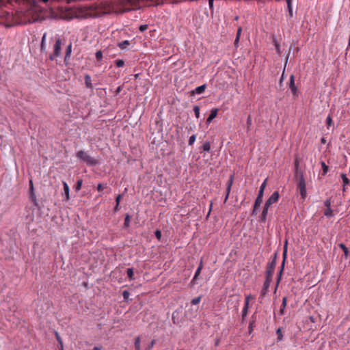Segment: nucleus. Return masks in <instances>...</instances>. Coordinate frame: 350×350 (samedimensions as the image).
Masks as SVG:
<instances>
[{
  "instance_id": "f257e3e1",
  "label": "nucleus",
  "mask_w": 350,
  "mask_h": 350,
  "mask_svg": "<svg viewBox=\"0 0 350 350\" xmlns=\"http://www.w3.org/2000/svg\"><path fill=\"white\" fill-rule=\"evenodd\" d=\"M56 0H0V25L7 28L33 23L42 12L38 2Z\"/></svg>"
},
{
  "instance_id": "f03ea898",
  "label": "nucleus",
  "mask_w": 350,
  "mask_h": 350,
  "mask_svg": "<svg viewBox=\"0 0 350 350\" xmlns=\"http://www.w3.org/2000/svg\"><path fill=\"white\" fill-rule=\"evenodd\" d=\"M295 176L297 181V187L299 189L301 198L305 199L306 196V182L303 172L298 170V164L297 162L295 163Z\"/></svg>"
},
{
  "instance_id": "7ed1b4c3",
  "label": "nucleus",
  "mask_w": 350,
  "mask_h": 350,
  "mask_svg": "<svg viewBox=\"0 0 350 350\" xmlns=\"http://www.w3.org/2000/svg\"><path fill=\"white\" fill-rule=\"evenodd\" d=\"M77 157L81 161L85 163L88 165L95 166L98 164V161L91 157L88 152L83 150H79L76 154Z\"/></svg>"
},
{
  "instance_id": "20e7f679",
  "label": "nucleus",
  "mask_w": 350,
  "mask_h": 350,
  "mask_svg": "<svg viewBox=\"0 0 350 350\" xmlns=\"http://www.w3.org/2000/svg\"><path fill=\"white\" fill-rule=\"evenodd\" d=\"M85 10V14L84 16L85 18H95V17H99L105 12H101L100 10L98 8V5H92L88 7L84 8Z\"/></svg>"
},
{
  "instance_id": "39448f33",
  "label": "nucleus",
  "mask_w": 350,
  "mask_h": 350,
  "mask_svg": "<svg viewBox=\"0 0 350 350\" xmlns=\"http://www.w3.org/2000/svg\"><path fill=\"white\" fill-rule=\"evenodd\" d=\"M266 184H267V180H265L260 187L258 196L254 202V209L252 211V215H257L258 208H259V206H260V204L262 202L263 192H264V189L266 187Z\"/></svg>"
},
{
  "instance_id": "423d86ee",
  "label": "nucleus",
  "mask_w": 350,
  "mask_h": 350,
  "mask_svg": "<svg viewBox=\"0 0 350 350\" xmlns=\"http://www.w3.org/2000/svg\"><path fill=\"white\" fill-rule=\"evenodd\" d=\"M61 45L62 40L59 38L56 40V42L53 46V51L49 55V59L51 60H55L58 56H59L61 53Z\"/></svg>"
},
{
  "instance_id": "0eeeda50",
  "label": "nucleus",
  "mask_w": 350,
  "mask_h": 350,
  "mask_svg": "<svg viewBox=\"0 0 350 350\" xmlns=\"http://www.w3.org/2000/svg\"><path fill=\"white\" fill-rule=\"evenodd\" d=\"M279 197V193L278 191H274L269 198V199L266 201L265 205H266V206H270L271 204L275 203L278 200Z\"/></svg>"
},
{
  "instance_id": "6e6552de",
  "label": "nucleus",
  "mask_w": 350,
  "mask_h": 350,
  "mask_svg": "<svg viewBox=\"0 0 350 350\" xmlns=\"http://www.w3.org/2000/svg\"><path fill=\"white\" fill-rule=\"evenodd\" d=\"M253 299L252 296L251 295H247L245 297V306L243 308V310H242V320L243 321L245 320L246 316H247V311H248V308H249V302H250V300Z\"/></svg>"
},
{
  "instance_id": "1a4fd4ad",
  "label": "nucleus",
  "mask_w": 350,
  "mask_h": 350,
  "mask_svg": "<svg viewBox=\"0 0 350 350\" xmlns=\"http://www.w3.org/2000/svg\"><path fill=\"white\" fill-rule=\"evenodd\" d=\"M271 282V280H265V281L263 284V288H262L260 295V299H263L265 297L267 293L268 292Z\"/></svg>"
},
{
  "instance_id": "9d476101",
  "label": "nucleus",
  "mask_w": 350,
  "mask_h": 350,
  "mask_svg": "<svg viewBox=\"0 0 350 350\" xmlns=\"http://www.w3.org/2000/svg\"><path fill=\"white\" fill-rule=\"evenodd\" d=\"M233 178H234V175L232 174L230 176L229 180L227 182L226 195L225 200H224L225 202L227 201V200L228 198L229 193H230V189H231V187L233 183Z\"/></svg>"
},
{
  "instance_id": "9b49d317",
  "label": "nucleus",
  "mask_w": 350,
  "mask_h": 350,
  "mask_svg": "<svg viewBox=\"0 0 350 350\" xmlns=\"http://www.w3.org/2000/svg\"><path fill=\"white\" fill-rule=\"evenodd\" d=\"M289 88L291 90L293 95L297 94V88L295 85V77L293 75L290 77L289 79Z\"/></svg>"
},
{
  "instance_id": "f8f14e48",
  "label": "nucleus",
  "mask_w": 350,
  "mask_h": 350,
  "mask_svg": "<svg viewBox=\"0 0 350 350\" xmlns=\"http://www.w3.org/2000/svg\"><path fill=\"white\" fill-rule=\"evenodd\" d=\"M202 267H203V265H202V261L201 260L200 262V265L198 266V267L197 268L196 271V273H195V275H194V277L191 281V283L193 284H196V280L199 276V275L200 274V272H201V270L202 269Z\"/></svg>"
},
{
  "instance_id": "ddd939ff",
  "label": "nucleus",
  "mask_w": 350,
  "mask_h": 350,
  "mask_svg": "<svg viewBox=\"0 0 350 350\" xmlns=\"http://www.w3.org/2000/svg\"><path fill=\"white\" fill-rule=\"evenodd\" d=\"M217 113H218V109L217 108L213 109L211 111V113L209 114V116L206 120L207 124H210L213 121V120L217 116Z\"/></svg>"
},
{
  "instance_id": "4468645a",
  "label": "nucleus",
  "mask_w": 350,
  "mask_h": 350,
  "mask_svg": "<svg viewBox=\"0 0 350 350\" xmlns=\"http://www.w3.org/2000/svg\"><path fill=\"white\" fill-rule=\"evenodd\" d=\"M206 88V85L203 84L200 86L197 87L194 90H193L191 92V94H201L202 93H203L204 92Z\"/></svg>"
},
{
  "instance_id": "2eb2a0df",
  "label": "nucleus",
  "mask_w": 350,
  "mask_h": 350,
  "mask_svg": "<svg viewBox=\"0 0 350 350\" xmlns=\"http://www.w3.org/2000/svg\"><path fill=\"white\" fill-rule=\"evenodd\" d=\"M278 258V252H275L272 256V259L270 262H268L267 266L270 268H275L276 261Z\"/></svg>"
},
{
  "instance_id": "dca6fc26",
  "label": "nucleus",
  "mask_w": 350,
  "mask_h": 350,
  "mask_svg": "<svg viewBox=\"0 0 350 350\" xmlns=\"http://www.w3.org/2000/svg\"><path fill=\"white\" fill-rule=\"evenodd\" d=\"M275 269L270 268L269 267L267 266V270H266V279L268 280L272 281V277L274 273Z\"/></svg>"
},
{
  "instance_id": "f3484780",
  "label": "nucleus",
  "mask_w": 350,
  "mask_h": 350,
  "mask_svg": "<svg viewBox=\"0 0 350 350\" xmlns=\"http://www.w3.org/2000/svg\"><path fill=\"white\" fill-rule=\"evenodd\" d=\"M285 261H286V260H284V258H283V260H282V265L280 266V269L279 273L278 274L276 287L278 286V284H279V282H280V281L281 280V276H282L283 270L284 269Z\"/></svg>"
},
{
  "instance_id": "a211bd4d",
  "label": "nucleus",
  "mask_w": 350,
  "mask_h": 350,
  "mask_svg": "<svg viewBox=\"0 0 350 350\" xmlns=\"http://www.w3.org/2000/svg\"><path fill=\"white\" fill-rule=\"evenodd\" d=\"M63 186H64V191L66 196V200H68L70 199L69 196V186L66 182H63Z\"/></svg>"
},
{
  "instance_id": "6ab92c4d",
  "label": "nucleus",
  "mask_w": 350,
  "mask_h": 350,
  "mask_svg": "<svg viewBox=\"0 0 350 350\" xmlns=\"http://www.w3.org/2000/svg\"><path fill=\"white\" fill-rule=\"evenodd\" d=\"M287 304V298L286 297H284L282 298V303L281 306V308L280 310V314L283 315L284 314V308L286 306Z\"/></svg>"
},
{
  "instance_id": "aec40b11",
  "label": "nucleus",
  "mask_w": 350,
  "mask_h": 350,
  "mask_svg": "<svg viewBox=\"0 0 350 350\" xmlns=\"http://www.w3.org/2000/svg\"><path fill=\"white\" fill-rule=\"evenodd\" d=\"M85 83L88 88L92 89V80L90 75H85Z\"/></svg>"
},
{
  "instance_id": "412c9836",
  "label": "nucleus",
  "mask_w": 350,
  "mask_h": 350,
  "mask_svg": "<svg viewBox=\"0 0 350 350\" xmlns=\"http://www.w3.org/2000/svg\"><path fill=\"white\" fill-rule=\"evenodd\" d=\"M339 247L341 248L344 252L345 258H347L349 256V251L348 248L344 243H340L338 245Z\"/></svg>"
},
{
  "instance_id": "4be33fe9",
  "label": "nucleus",
  "mask_w": 350,
  "mask_h": 350,
  "mask_svg": "<svg viewBox=\"0 0 350 350\" xmlns=\"http://www.w3.org/2000/svg\"><path fill=\"white\" fill-rule=\"evenodd\" d=\"M287 3V8L288 11V16L290 18L293 17V8H292V1H286Z\"/></svg>"
},
{
  "instance_id": "5701e85b",
  "label": "nucleus",
  "mask_w": 350,
  "mask_h": 350,
  "mask_svg": "<svg viewBox=\"0 0 350 350\" xmlns=\"http://www.w3.org/2000/svg\"><path fill=\"white\" fill-rule=\"evenodd\" d=\"M287 250H288V241L286 240L284 242V244L283 254H282V257L284 258V260L286 259Z\"/></svg>"
},
{
  "instance_id": "b1692460",
  "label": "nucleus",
  "mask_w": 350,
  "mask_h": 350,
  "mask_svg": "<svg viewBox=\"0 0 350 350\" xmlns=\"http://www.w3.org/2000/svg\"><path fill=\"white\" fill-rule=\"evenodd\" d=\"M324 215L327 217H332L334 216L333 211L331 208H327L324 211Z\"/></svg>"
},
{
  "instance_id": "393cba45",
  "label": "nucleus",
  "mask_w": 350,
  "mask_h": 350,
  "mask_svg": "<svg viewBox=\"0 0 350 350\" xmlns=\"http://www.w3.org/2000/svg\"><path fill=\"white\" fill-rule=\"evenodd\" d=\"M129 40H124L123 42H121L120 43H118V46L121 49H125L128 45H129Z\"/></svg>"
},
{
  "instance_id": "a878e982",
  "label": "nucleus",
  "mask_w": 350,
  "mask_h": 350,
  "mask_svg": "<svg viewBox=\"0 0 350 350\" xmlns=\"http://www.w3.org/2000/svg\"><path fill=\"white\" fill-rule=\"evenodd\" d=\"M135 350H140V337L137 336L135 340Z\"/></svg>"
},
{
  "instance_id": "bb28decb",
  "label": "nucleus",
  "mask_w": 350,
  "mask_h": 350,
  "mask_svg": "<svg viewBox=\"0 0 350 350\" xmlns=\"http://www.w3.org/2000/svg\"><path fill=\"white\" fill-rule=\"evenodd\" d=\"M126 273H127V276L128 278L132 280L134 279L133 278V275H134V273H133V268H129L127 269L126 270Z\"/></svg>"
},
{
  "instance_id": "cd10ccee",
  "label": "nucleus",
  "mask_w": 350,
  "mask_h": 350,
  "mask_svg": "<svg viewBox=\"0 0 350 350\" xmlns=\"http://www.w3.org/2000/svg\"><path fill=\"white\" fill-rule=\"evenodd\" d=\"M321 167L323 170V175H325L328 172V166L325 164L324 161L321 162Z\"/></svg>"
},
{
  "instance_id": "c85d7f7f",
  "label": "nucleus",
  "mask_w": 350,
  "mask_h": 350,
  "mask_svg": "<svg viewBox=\"0 0 350 350\" xmlns=\"http://www.w3.org/2000/svg\"><path fill=\"white\" fill-rule=\"evenodd\" d=\"M202 149L204 151L208 152L211 149V145L208 142H206L202 145Z\"/></svg>"
},
{
  "instance_id": "c756f323",
  "label": "nucleus",
  "mask_w": 350,
  "mask_h": 350,
  "mask_svg": "<svg viewBox=\"0 0 350 350\" xmlns=\"http://www.w3.org/2000/svg\"><path fill=\"white\" fill-rule=\"evenodd\" d=\"M83 180L81 179H79L77 180V184L75 187V191H78L81 189Z\"/></svg>"
},
{
  "instance_id": "7c9ffc66",
  "label": "nucleus",
  "mask_w": 350,
  "mask_h": 350,
  "mask_svg": "<svg viewBox=\"0 0 350 350\" xmlns=\"http://www.w3.org/2000/svg\"><path fill=\"white\" fill-rule=\"evenodd\" d=\"M130 219H131V217L129 214H126L125 215V219H124V225L125 227H129V225H130Z\"/></svg>"
},
{
  "instance_id": "2f4dec72",
  "label": "nucleus",
  "mask_w": 350,
  "mask_h": 350,
  "mask_svg": "<svg viewBox=\"0 0 350 350\" xmlns=\"http://www.w3.org/2000/svg\"><path fill=\"white\" fill-rule=\"evenodd\" d=\"M341 178L342 179L343 185H347L349 184V180L347 177L346 174H341Z\"/></svg>"
},
{
  "instance_id": "473e14b6",
  "label": "nucleus",
  "mask_w": 350,
  "mask_h": 350,
  "mask_svg": "<svg viewBox=\"0 0 350 350\" xmlns=\"http://www.w3.org/2000/svg\"><path fill=\"white\" fill-rule=\"evenodd\" d=\"M246 124H247V131H249L250 129V126H252V118L250 116H248V117L247 118Z\"/></svg>"
},
{
  "instance_id": "72a5a7b5",
  "label": "nucleus",
  "mask_w": 350,
  "mask_h": 350,
  "mask_svg": "<svg viewBox=\"0 0 350 350\" xmlns=\"http://www.w3.org/2000/svg\"><path fill=\"white\" fill-rule=\"evenodd\" d=\"M193 111H194V113H195V116L197 118H200V107L198 106H197V105L194 106Z\"/></svg>"
},
{
  "instance_id": "f704fd0d",
  "label": "nucleus",
  "mask_w": 350,
  "mask_h": 350,
  "mask_svg": "<svg viewBox=\"0 0 350 350\" xmlns=\"http://www.w3.org/2000/svg\"><path fill=\"white\" fill-rule=\"evenodd\" d=\"M196 135H192L189 137V139L188 144H189V146H192V145L194 144V142H195V141H196Z\"/></svg>"
},
{
  "instance_id": "c9c22d12",
  "label": "nucleus",
  "mask_w": 350,
  "mask_h": 350,
  "mask_svg": "<svg viewBox=\"0 0 350 350\" xmlns=\"http://www.w3.org/2000/svg\"><path fill=\"white\" fill-rule=\"evenodd\" d=\"M71 51H72V44L70 43L68 46H67V49H66V58L69 57L71 54Z\"/></svg>"
},
{
  "instance_id": "e433bc0d",
  "label": "nucleus",
  "mask_w": 350,
  "mask_h": 350,
  "mask_svg": "<svg viewBox=\"0 0 350 350\" xmlns=\"http://www.w3.org/2000/svg\"><path fill=\"white\" fill-rule=\"evenodd\" d=\"M29 195H30V198L32 200V201L34 202L35 204L37 205L36 198V195L34 193L33 190H32V191H29Z\"/></svg>"
},
{
  "instance_id": "4c0bfd02",
  "label": "nucleus",
  "mask_w": 350,
  "mask_h": 350,
  "mask_svg": "<svg viewBox=\"0 0 350 350\" xmlns=\"http://www.w3.org/2000/svg\"><path fill=\"white\" fill-rule=\"evenodd\" d=\"M96 58L98 61H100L103 58V53L101 51H98L96 53Z\"/></svg>"
},
{
  "instance_id": "58836bf2",
  "label": "nucleus",
  "mask_w": 350,
  "mask_h": 350,
  "mask_svg": "<svg viewBox=\"0 0 350 350\" xmlns=\"http://www.w3.org/2000/svg\"><path fill=\"white\" fill-rule=\"evenodd\" d=\"M124 65V62L122 59L116 60V66L117 67H122Z\"/></svg>"
},
{
  "instance_id": "ea45409f",
  "label": "nucleus",
  "mask_w": 350,
  "mask_h": 350,
  "mask_svg": "<svg viewBox=\"0 0 350 350\" xmlns=\"http://www.w3.org/2000/svg\"><path fill=\"white\" fill-rule=\"evenodd\" d=\"M130 295V293L128 291H124L122 293V296L125 301H127Z\"/></svg>"
},
{
  "instance_id": "a19ab883",
  "label": "nucleus",
  "mask_w": 350,
  "mask_h": 350,
  "mask_svg": "<svg viewBox=\"0 0 350 350\" xmlns=\"http://www.w3.org/2000/svg\"><path fill=\"white\" fill-rule=\"evenodd\" d=\"M200 299H201V297H196L191 300V304L193 305H197L200 303Z\"/></svg>"
},
{
  "instance_id": "79ce46f5",
  "label": "nucleus",
  "mask_w": 350,
  "mask_h": 350,
  "mask_svg": "<svg viewBox=\"0 0 350 350\" xmlns=\"http://www.w3.org/2000/svg\"><path fill=\"white\" fill-rule=\"evenodd\" d=\"M331 204H332V200H331V198H328L327 199L325 202H324V205L326 206V208H331Z\"/></svg>"
},
{
  "instance_id": "37998d69",
  "label": "nucleus",
  "mask_w": 350,
  "mask_h": 350,
  "mask_svg": "<svg viewBox=\"0 0 350 350\" xmlns=\"http://www.w3.org/2000/svg\"><path fill=\"white\" fill-rule=\"evenodd\" d=\"M326 124L328 126H330L332 124V119L330 116H328L326 119Z\"/></svg>"
},
{
  "instance_id": "c03bdc74",
  "label": "nucleus",
  "mask_w": 350,
  "mask_h": 350,
  "mask_svg": "<svg viewBox=\"0 0 350 350\" xmlns=\"http://www.w3.org/2000/svg\"><path fill=\"white\" fill-rule=\"evenodd\" d=\"M154 344H155V340H152L150 342V343L148 345V347L146 348V349H145V350H150V349L153 347V346H154Z\"/></svg>"
},
{
  "instance_id": "a18cd8bd",
  "label": "nucleus",
  "mask_w": 350,
  "mask_h": 350,
  "mask_svg": "<svg viewBox=\"0 0 350 350\" xmlns=\"http://www.w3.org/2000/svg\"><path fill=\"white\" fill-rule=\"evenodd\" d=\"M269 208V206H266V205L264 206V208H263V210L262 212V214L263 215V216L267 215Z\"/></svg>"
},
{
  "instance_id": "49530a36",
  "label": "nucleus",
  "mask_w": 350,
  "mask_h": 350,
  "mask_svg": "<svg viewBox=\"0 0 350 350\" xmlns=\"http://www.w3.org/2000/svg\"><path fill=\"white\" fill-rule=\"evenodd\" d=\"M148 29V25H142L139 26V29L140 30V31H144L145 30H146Z\"/></svg>"
},
{
  "instance_id": "de8ad7c7",
  "label": "nucleus",
  "mask_w": 350,
  "mask_h": 350,
  "mask_svg": "<svg viewBox=\"0 0 350 350\" xmlns=\"http://www.w3.org/2000/svg\"><path fill=\"white\" fill-rule=\"evenodd\" d=\"M155 236H156V237H157L158 239H161V231H160V230H157L155 231Z\"/></svg>"
},
{
  "instance_id": "09e8293b",
  "label": "nucleus",
  "mask_w": 350,
  "mask_h": 350,
  "mask_svg": "<svg viewBox=\"0 0 350 350\" xmlns=\"http://www.w3.org/2000/svg\"><path fill=\"white\" fill-rule=\"evenodd\" d=\"M122 198V195H118L116 198V204H120V202Z\"/></svg>"
},
{
  "instance_id": "8fccbe9b",
  "label": "nucleus",
  "mask_w": 350,
  "mask_h": 350,
  "mask_svg": "<svg viewBox=\"0 0 350 350\" xmlns=\"http://www.w3.org/2000/svg\"><path fill=\"white\" fill-rule=\"evenodd\" d=\"M277 334H278V338L279 340H282V333H281V329L280 328H278V330H277Z\"/></svg>"
},
{
  "instance_id": "3c124183",
  "label": "nucleus",
  "mask_w": 350,
  "mask_h": 350,
  "mask_svg": "<svg viewBox=\"0 0 350 350\" xmlns=\"http://www.w3.org/2000/svg\"><path fill=\"white\" fill-rule=\"evenodd\" d=\"M40 50L42 52L46 51V44H45V42H41Z\"/></svg>"
},
{
  "instance_id": "603ef678",
  "label": "nucleus",
  "mask_w": 350,
  "mask_h": 350,
  "mask_svg": "<svg viewBox=\"0 0 350 350\" xmlns=\"http://www.w3.org/2000/svg\"><path fill=\"white\" fill-rule=\"evenodd\" d=\"M104 188V186L101 184V183H99L97 186V190L98 191H101Z\"/></svg>"
},
{
  "instance_id": "864d4df0",
  "label": "nucleus",
  "mask_w": 350,
  "mask_h": 350,
  "mask_svg": "<svg viewBox=\"0 0 350 350\" xmlns=\"http://www.w3.org/2000/svg\"><path fill=\"white\" fill-rule=\"evenodd\" d=\"M275 49H276L277 53L278 54H280L281 52H280V45L278 44L275 43Z\"/></svg>"
},
{
  "instance_id": "5fc2aeb1",
  "label": "nucleus",
  "mask_w": 350,
  "mask_h": 350,
  "mask_svg": "<svg viewBox=\"0 0 350 350\" xmlns=\"http://www.w3.org/2000/svg\"><path fill=\"white\" fill-rule=\"evenodd\" d=\"M241 31H242L241 27H239L237 29V37L240 38Z\"/></svg>"
},
{
  "instance_id": "6e6d98bb",
  "label": "nucleus",
  "mask_w": 350,
  "mask_h": 350,
  "mask_svg": "<svg viewBox=\"0 0 350 350\" xmlns=\"http://www.w3.org/2000/svg\"><path fill=\"white\" fill-rule=\"evenodd\" d=\"M33 190V182L31 180H29V191H32Z\"/></svg>"
},
{
  "instance_id": "4d7b16f0",
  "label": "nucleus",
  "mask_w": 350,
  "mask_h": 350,
  "mask_svg": "<svg viewBox=\"0 0 350 350\" xmlns=\"http://www.w3.org/2000/svg\"><path fill=\"white\" fill-rule=\"evenodd\" d=\"M208 5H209L210 9H213V0H208Z\"/></svg>"
},
{
  "instance_id": "13d9d810",
  "label": "nucleus",
  "mask_w": 350,
  "mask_h": 350,
  "mask_svg": "<svg viewBox=\"0 0 350 350\" xmlns=\"http://www.w3.org/2000/svg\"><path fill=\"white\" fill-rule=\"evenodd\" d=\"M266 217H267V215L263 216V215H262V214H261L260 221H261L262 222H265V221H266Z\"/></svg>"
},
{
  "instance_id": "bf43d9fd",
  "label": "nucleus",
  "mask_w": 350,
  "mask_h": 350,
  "mask_svg": "<svg viewBox=\"0 0 350 350\" xmlns=\"http://www.w3.org/2000/svg\"><path fill=\"white\" fill-rule=\"evenodd\" d=\"M239 38L236 37L235 40H234V45H235L236 46H237L238 43H239Z\"/></svg>"
},
{
  "instance_id": "052dcab7",
  "label": "nucleus",
  "mask_w": 350,
  "mask_h": 350,
  "mask_svg": "<svg viewBox=\"0 0 350 350\" xmlns=\"http://www.w3.org/2000/svg\"><path fill=\"white\" fill-rule=\"evenodd\" d=\"M46 33H44L42 38V41L41 42H45V40H46Z\"/></svg>"
},
{
  "instance_id": "680f3d73",
  "label": "nucleus",
  "mask_w": 350,
  "mask_h": 350,
  "mask_svg": "<svg viewBox=\"0 0 350 350\" xmlns=\"http://www.w3.org/2000/svg\"><path fill=\"white\" fill-rule=\"evenodd\" d=\"M119 210V204H116V206L114 207V211H118Z\"/></svg>"
},
{
  "instance_id": "e2e57ef3",
  "label": "nucleus",
  "mask_w": 350,
  "mask_h": 350,
  "mask_svg": "<svg viewBox=\"0 0 350 350\" xmlns=\"http://www.w3.org/2000/svg\"><path fill=\"white\" fill-rule=\"evenodd\" d=\"M57 340L59 341V342L62 345V340L59 338V336H58V334H57Z\"/></svg>"
},
{
  "instance_id": "0e129e2a",
  "label": "nucleus",
  "mask_w": 350,
  "mask_h": 350,
  "mask_svg": "<svg viewBox=\"0 0 350 350\" xmlns=\"http://www.w3.org/2000/svg\"><path fill=\"white\" fill-rule=\"evenodd\" d=\"M102 348L100 347H94L93 350H101Z\"/></svg>"
},
{
  "instance_id": "69168bd1",
  "label": "nucleus",
  "mask_w": 350,
  "mask_h": 350,
  "mask_svg": "<svg viewBox=\"0 0 350 350\" xmlns=\"http://www.w3.org/2000/svg\"><path fill=\"white\" fill-rule=\"evenodd\" d=\"M120 91H121V87H120V86H119V87L117 88V90H116V92H117V93H119Z\"/></svg>"
},
{
  "instance_id": "338daca9",
  "label": "nucleus",
  "mask_w": 350,
  "mask_h": 350,
  "mask_svg": "<svg viewBox=\"0 0 350 350\" xmlns=\"http://www.w3.org/2000/svg\"><path fill=\"white\" fill-rule=\"evenodd\" d=\"M325 142H326V141H325V138H322V139H321V143H322V144H325Z\"/></svg>"
},
{
  "instance_id": "774afa93",
  "label": "nucleus",
  "mask_w": 350,
  "mask_h": 350,
  "mask_svg": "<svg viewBox=\"0 0 350 350\" xmlns=\"http://www.w3.org/2000/svg\"><path fill=\"white\" fill-rule=\"evenodd\" d=\"M138 77H139V74H135V75H134L135 79H137V78H138Z\"/></svg>"
}]
</instances>
